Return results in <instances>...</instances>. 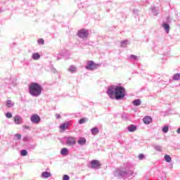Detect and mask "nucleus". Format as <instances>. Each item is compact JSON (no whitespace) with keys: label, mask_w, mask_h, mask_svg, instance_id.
Masks as SVG:
<instances>
[{"label":"nucleus","mask_w":180,"mask_h":180,"mask_svg":"<svg viewBox=\"0 0 180 180\" xmlns=\"http://www.w3.org/2000/svg\"><path fill=\"white\" fill-rule=\"evenodd\" d=\"M41 178H44V179H47V178H50L51 176V173L49 172H44L41 173Z\"/></svg>","instance_id":"14"},{"label":"nucleus","mask_w":180,"mask_h":180,"mask_svg":"<svg viewBox=\"0 0 180 180\" xmlns=\"http://www.w3.org/2000/svg\"><path fill=\"white\" fill-rule=\"evenodd\" d=\"M143 120L145 124H150V123L153 122V118H151L150 116H146Z\"/></svg>","instance_id":"11"},{"label":"nucleus","mask_w":180,"mask_h":180,"mask_svg":"<svg viewBox=\"0 0 180 180\" xmlns=\"http://www.w3.org/2000/svg\"><path fill=\"white\" fill-rule=\"evenodd\" d=\"M90 131L93 136H96V134H99V129L98 127H94Z\"/></svg>","instance_id":"15"},{"label":"nucleus","mask_w":180,"mask_h":180,"mask_svg":"<svg viewBox=\"0 0 180 180\" xmlns=\"http://www.w3.org/2000/svg\"><path fill=\"white\" fill-rule=\"evenodd\" d=\"M128 131L133 133L137 130V127L136 125L131 124L127 127Z\"/></svg>","instance_id":"13"},{"label":"nucleus","mask_w":180,"mask_h":180,"mask_svg":"<svg viewBox=\"0 0 180 180\" xmlns=\"http://www.w3.org/2000/svg\"><path fill=\"white\" fill-rule=\"evenodd\" d=\"M32 60H40V54L39 53H34L32 56Z\"/></svg>","instance_id":"19"},{"label":"nucleus","mask_w":180,"mask_h":180,"mask_svg":"<svg viewBox=\"0 0 180 180\" xmlns=\"http://www.w3.org/2000/svg\"><path fill=\"white\" fill-rule=\"evenodd\" d=\"M14 123L15 124H22L23 123V118L19 115H15L14 117Z\"/></svg>","instance_id":"9"},{"label":"nucleus","mask_w":180,"mask_h":180,"mask_svg":"<svg viewBox=\"0 0 180 180\" xmlns=\"http://www.w3.org/2000/svg\"><path fill=\"white\" fill-rule=\"evenodd\" d=\"M28 91L31 96H34V98H37L40 96V95H41L43 87H41V85H40V84L39 83L32 82L29 85Z\"/></svg>","instance_id":"3"},{"label":"nucleus","mask_w":180,"mask_h":180,"mask_svg":"<svg viewBox=\"0 0 180 180\" xmlns=\"http://www.w3.org/2000/svg\"><path fill=\"white\" fill-rule=\"evenodd\" d=\"M24 129H29L30 127L28 125H23Z\"/></svg>","instance_id":"37"},{"label":"nucleus","mask_w":180,"mask_h":180,"mask_svg":"<svg viewBox=\"0 0 180 180\" xmlns=\"http://www.w3.org/2000/svg\"><path fill=\"white\" fill-rule=\"evenodd\" d=\"M77 35L79 37H80V39H86V37L89 36V32L88 30L82 29L78 32Z\"/></svg>","instance_id":"6"},{"label":"nucleus","mask_w":180,"mask_h":180,"mask_svg":"<svg viewBox=\"0 0 180 180\" xmlns=\"http://www.w3.org/2000/svg\"><path fill=\"white\" fill-rule=\"evenodd\" d=\"M64 141L66 146L72 147L77 144V139L74 136H65L64 137Z\"/></svg>","instance_id":"4"},{"label":"nucleus","mask_w":180,"mask_h":180,"mask_svg":"<svg viewBox=\"0 0 180 180\" xmlns=\"http://www.w3.org/2000/svg\"><path fill=\"white\" fill-rule=\"evenodd\" d=\"M139 160H144V155L140 154V155H139Z\"/></svg>","instance_id":"35"},{"label":"nucleus","mask_w":180,"mask_h":180,"mask_svg":"<svg viewBox=\"0 0 180 180\" xmlns=\"http://www.w3.org/2000/svg\"><path fill=\"white\" fill-rule=\"evenodd\" d=\"M168 130H169V127L168 126H165L162 128L163 133H168Z\"/></svg>","instance_id":"29"},{"label":"nucleus","mask_w":180,"mask_h":180,"mask_svg":"<svg viewBox=\"0 0 180 180\" xmlns=\"http://www.w3.org/2000/svg\"><path fill=\"white\" fill-rule=\"evenodd\" d=\"M15 140H20V139H22V135L17 134L15 135Z\"/></svg>","instance_id":"32"},{"label":"nucleus","mask_w":180,"mask_h":180,"mask_svg":"<svg viewBox=\"0 0 180 180\" xmlns=\"http://www.w3.org/2000/svg\"><path fill=\"white\" fill-rule=\"evenodd\" d=\"M57 60H60V58H57Z\"/></svg>","instance_id":"40"},{"label":"nucleus","mask_w":180,"mask_h":180,"mask_svg":"<svg viewBox=\"0 0 180 180\" xmlns=\"http://www.w3.org/2000/svg\"><path fill=\"white\" fill-rule=\"evenodd\" d=\"M176 132L178 133V134H180V127L177 129Z\"/></svg>","instance_id":"39"},{"label":"nucleus","mask_w":180,"mask_h":180,"mask_svg":"<svg viewBox=\"0 0 180 180\" xmlns=\"http://www.w3.org/2000/svg\"><path fill=\"white\" fill-rule=\"evenodd\" d=\"M63 180H70V176L65 174L63 178Z\"/></svg>","instance_id":"34"},{"label":"nucleus","mask_w":180,"mask_h":180,"mask_svg":"<svg viewBox=\"0 0 180 180\" xmlns=\"http://www.w3.org/2000/svg\"><path fill=\"white\" fill-rule=\"evenodd\" d=\"M130 44L128 40H124L121 42V47H127V45Z\"/></svg>","instance_id":"21"},{"label":"nucleus","mask_w":180,"mask_h":180,"mask_svg":"<svg viewBox=\"0 0 180 180\" xmlns=\"http://www.w3.org/2000/svg\"><path fill=\"white\" fill-rule=\"evenodd\" d=\"M124 88L117 86H110L107 90V95L110 99H123L124 96Z\"/></svg>","instance_id":"1"},{"label":"nucleus","mask_w":180,"mask_h":180,"mask_svg":"<svg viewBox=\"0 0 180 180\" xmlns=\"http://www.w3.org/2000/svg\"><path fill=\"white\" fill-rule=\"evenodd\" d=\"M6 106H7V108H12V106H15V103H13L11 100H7L6 103Z\"/></svg>","instance_id":"18"},{"label":"nucleus","mask_w":180,"mask_h":180,"mask_svg":"<svg viewBox=\"0 0 180 180\" xmlns=\"http://www.w3.org/2000/svg\"><path fill=\"white\" fill-rule=\"evenodd\" d=\"M37 43H38V44H44V39H39L37 40Z\"/></svg>","instance_id":"31"},{"label":"nucleus","mask_w":180,"mask_h":180,"mask_svg":"<svg viewBox=\"0 0 180 180\" xmlns=\"http://www.w3.org/2000/svg\"><path fill=\"white\" fill-rule=\"evenodd\" d=\"M56 119H60L61 115L60 114H56Z\"/></svg>","instance_id":"36"},{"label":"nucleus","mask_w":180,"mask_h":180,"mask_svg":"<svg viewBox=\"0 0 180 180\" xmlns=\"http://www.w3.org/2000/svg\"><path fill=\"white\" fill-rule=\"evenodd\" d=\"M77 144H79V146H85V144H86V139L83 137L79 138L77 141Z\"/></svg>","instance_id":"12"},{"label":"nucleus","mask_w":180,"mask_h":180,"mask_svg":"<svg viewBox=\"0 0 180 180\" xmlns=\"http://www.w3.org/2000/svg\"><path fill=\"white\" fill-rule=\"evenodd\" d=\"M180 73H176L173 75V81H179Z\"/></svg>","instance_id":"22"},{"label":"nucleus","mask_w":180,"mask_h":180,"mask_svg":"<svg viewBox=\"0 0 180 180\" xmlns=\"http://www.w3.org/2000/svg\"><path fill=\"white\" fill-rule=\"evenodd\" d=\"M20 154L22 157H26L27 155V150H22Z\"/></svg>","instance_id":"28"},{"label":"nucleus","mask_w":180,"mask_h":180,"mask_svg":"<svg viewBox=\"0 0 180 180\" xmlns=\"http://www.w3.org/2000/svg\"><path fill=\"white\" fill-rule=\"evenodd\" d=\"M68 70L70 71V72H77V68L74 65H71Z\"/></svg>","instance_id":"24"},{"label":"nucleus","mask_w":180,"mask_h":180,"mask_svg":"<svg viewBox=\"0 0 180 180\" xmlns=\"http://www.w3.org/2000/svg\"><path fill=\"white\" fill-rule=\"evenodd\" d=\"M91 166L94 169H99L101 168V162L98 160H94L91 162Z\"/></svg>","instance_id":"8"},{"label":"nucleus","mask_w":180,"mask_h":180,"mask_svg":"<svg viewBox=\"0 0 180 180\" xmlns=\"http://www.w3.org/2000/svg\"><path fill=\"white\" fill-rule=\"evenodd\" d=\"M98 67H99V65L95 64V63H94L92 60H89L87 62V65L86 66V70L94 71V70H96Z\"/></svg>","instance_id":"5"},{"label":"nucleus","mask_w":180,"mask_h":180,"mask_svg":"<svg viewBox=\"0 0 180 180\" xmlns=\"http://www.w3.org/2000/svg\"><path fill=\"white\" fill-rule=\"evenodd\" d=\"M164 158L166 162H171V161L172 160V159L171 158V156L169 155H165Z\"/></svg>","instance_id":"23"},{"label":"nucleus","mask_w":180,"mask_h":180,"mask_svg":"<svg viewBox=\"0 0 180 180\" xmlns=\"http://www.w3.org/2000/svg\"><path fill=\"white\" fill-rule=\"evenodd\" d=\"M154 148L156 151H162V146H155Z\"/></svg>","instance_id":"27"},{"label":"nucleus","mask_w":180,"mask_h":180,"mask_svg":"<svg viewBox=\"0 0 180 180\" xmlns=\"http://www.w3.org/2000/svg\"><path fill=\"white\" fill-rule=\"evenodd\" d=\"M61 155H68V148H63L60 150Z\"/></svg>","instance_id":"20"},{"label":"nucleus","mask_w":180,"mask_h":180,"mask_svg":"<svg viewBox=\"0 0 180 180\" xmlns=\"http://www.w3.org/2000/svg\"><path fill=\"white\" fill-rule=\"evenodd\" d=\"M127 175L136 176V173L133 171V166L129 163L124 165V169H117L115 172V176L117 178H124Z\"/></svg>","instance_id":"2"},{"label":"nucleus","mask_w":180,"mask_h":180,"mask_svg":"<svg viewBox=\"0 0 180 180\" xmlns=\"http://www.w3.org/2000/svg\"><path fill=\"white\" fill-rule=\"evenodd\" d=\"M70 127V122H67L60 125L59 129L63 131L67 130Z\"/></svg>","instance_id":"10"},{"label":"nucleus","mask_w":180,"mask_h":180,"mask_svg":"<svg viewBox=\"0 0 180 180\" xmlns=\"http://www.w3.org/2000/svg\"><path fill=\"white\" fill-rule=\"evenodd\" d=\"M134 106H140L141 105V100L136 99L132 101Z\"/></svg>","instance_id":"17"},{"label":"nucleus","mask_w":180,"mask_h":180,"mask_svg":"<svg viewBox=\"0 0 180 180\" xmlns=\"http://www.w3.org/2000/svg\"><path fill=\"white\" fill-rule=\"evenodd\" d=\"M6 117H7V119H11L12 117V113L11 112L6 113Z\"/></svg>","instance_id":"33"},{"label":"nucleus","mask_w":180,"mask_h":180,"mask_svg":"<svg viewBox=\"0 0 180 180\" xmlns=\"http://www.w3.org/2000/svg\"><path fill=\"white\" fill-rule=\"evenodd\" d=\"M86 122H88V119H86V118H82V119H80L79 120V122H78V123L79 124H84V123H86Z\"/></svg>","instance_id":"25"},{"label":"nucleus","mask_w":180,"mask_h":180,"mask_svg":"<svg viewBox=\"0 0 180 180\" xmlns=\"http://www.w3.org/2000/svg\"><path fill=\"white\" fill-rule=\"evenodd\" d=\"M23 141H27V136L23 138Z\"/></svg>","instance_id":"38"},{"label":"nucleus","mask_w":180,"mask_h":180,"mask_svg":"<svg viewBox=\"0 0 180 180\" xmlns=\"http://www.w3.org/2000/svg\"><path fill=\"white\" fill-rule=\"evenodd\" d=\"M162 27H164L166 33H169V25L168 23H163L162 24Z\"/></svg>","instance_id":"16"},{"label":"nucleus","mask_w":180,"mask_h":180,"mask_svg":"<svg viewBox=\"0 0 180 180\" xmlns=\"http://www.w3.org/2000/svg\"><path fill=\"white\" fill-rule=\"evenodd\" d=\"M30 120L32 123H34V124H39L40 123V116H39L37 114H34L30 117Z\"/></svg>","instance_id":"7"},{"label":"nucleus","mask_w":180,"mask_h":180,"mask_svg":"<svg viewBox=\"0 0 180 180\" xmlns=\"http://www.w3.org/2000/svg\"><path fill=\"white\" fill-rule=\"evenodd\" d=\"M130 58L131 60H134L135 61H137V60H139V57L134 55H131Z\"/></svg>","instance_id":"30"},{"label":"nucleus","mask_w":180,"mask_h":180,"mask_svg":"<svg viewBox=\"0 0 180 180\" xmlns=\"http://www.w3.org/2000/svg\"><path fill=\"white\" fill-rule=\"evenodd\" d=\"M152 13L154 15V16H157L158 14V11H157V8L155 7H153L152 8Z\"/></svg>","instance_id":"26"}]
</instances>
